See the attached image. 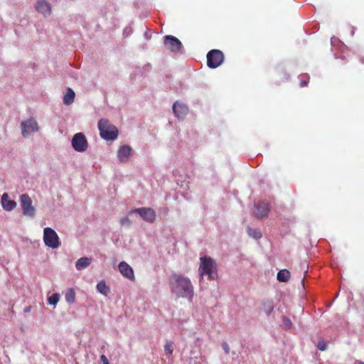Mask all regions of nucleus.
Wrapping results in <instances>:
<instances>
[{
    "instance_id": "obj_25",
    "label": "nucleus",
    "mask_w": 364,
    "mask_h": 364,
    "mask_svg": "<svg viewBox=\"0 0 364 364\" xmlns=\"http://www.w3.org/2000/svg\"><path fill=\"white\" fill-rule=\"evenodd\" d=\"M173 350V343L171 341H167L164 346V351L166 355H172Z\"/></svg>"
},
{
    "instance_id": "obj_27",
    "label": "nucleus",
    "mask_w": 364,
    "mask_h": 364,
    "mask_svg": "<svg viewBox=\"0 0 364 364\" xmlns=\"http://www.w3.org/2000/svg\"><path fill=\"white\" fill-rule=\"evenodd\" d=\"M282 326L286 330L289 329L291 326V320L287 317H284L282 321Z\"/></svg>"
},
{
    "instance_id": "obj_32",
    "label": "nucleus",
    "mask_w": 364,
    "mask_h": 364,
    "mask_svg": "<svg viewBox=\"0 0 364 364\" xmlns=\"http://www.w3.org/2000/svg\"><path fill=\"white\" fill-rule=\"evenodd\" d=\"M143 70L144 72H149L151 70V65L149 63L144 65L143 67Z\"/></svg>"
},
{
    "instance_id": "obj_15",
    "label": "nucleus",
    "mask_w": 364,
    "mask_h": 364,
    "mask_svg": "<svg viewBox=\"0 0 364 364\" xmlns=\"http://www.w3.org/2000/svg\"><path fill=\"white\" fill-rule=\"evenodd\" d=\"M35 8L38 12L41 13L45 17L50 15L51 6L44 0L38 1L35 5Z\"/></svg>"
},
{
    "instance_id": "obj_12",
    "label": "nucleus",
    "mask_w": 364,
    "mask_h": 364,
    "mask_svg": "<svg viewBox=\"0 0 364 364\" xmlns=\"http://www.w3.org/2000/svg\"><path fill=\"white\" fill-rule=\"evenodd\" d=\"M269 211V205L266 201H259L255 203V210L254 213L257 218H262L268 215Z\"/></svg>"
},
{
    "instance_id": "obj_26",
    "label": "nucleus",
    "mask_w": 364,
    "mask_h": 364,
    "mask_svg": "<svg viewBox=\"0 0 364 364\" xmlns=\"http://www.w3.org/2000/svg\"><path fill=\"white\" fill-rule=\"evenodd\" d=\"M299 78L300 79L301 87L307 85V80L309 79V76L307 74H302L299 76Z\"/></svg>"
},
{
    "instance_id": "obj_30",
    "label": "nucleus",
    "mask_w": 364,
    "mask_h": 364,
    "mask_svg": "<svg viewBox=\"0 0 364 364\" xmlns=\"http://www.w3.org/2000/svg\"><path fill=\"white\" fill-rule=\"evenodd\" d=\"M222 348L227 354H228L230 353V348H229L228 344L226 342H223L222 343Z\"/></svg>"
},
{
    "instance_id": "obj_17",
    "label": "nucleus",
    "mask_w": 364,
    "mask_h": 364,
    "mask_svg": "<svg viewBox=\"0 0 364 364\" xmlns=\"http://www.w3.org/2000/svg\"><path fill=\"white\" fill-rule=\"evenodd\" d=\"M92 262V259L87 257H83L78 259L75 263V268L77 270H82L87 268Z\"/></svg>"
},
{
    "instance_id": "obj_4",
    "label": "nucleus",
    "mask_w": 364,
    "mask_h": 364,
    "mask_svg": "<svg viewBox=\"0 0 364 364\" xmlns=\"http://www.w3.org/2000/svg\"><path fill=\"white\" fill-rule=\"evenodd\" d=\"M43 239L45 245L52 249H57L60 245L58 234L51 228L47 227L44 228Z\"/></svg>"
},
{
    "instance_id": "obj_20",
    "label": "nucleus",
    "mask_w": 364,
    "mask_h": 364,
    "mask_svg": "<svg viewBox=\"0 0 364 364\" xmlns=\"http://www.w3.org/2000/svg\"><path fill=\"white\" fill-rule=\"evenodd\" d=\"M277 279L282 282H286L290 277V273L287 269H282L277 273Z\"/></svg>"
},
{
    "instance_id": "obj_13",
    "label": "nucleus",
    "mask_w": 364,
    "mask_h": 364,
    "mask_svg": "<svg viewBox=\"0 0 364 364\" xmlns=\"http://www.w3.org/2000/svg\"><path fill=\"white\" fill-rule=\"evenodd\" d=\"M173 111L178 119H183L188 112V107L179 102H176L173 105Z\"/></svg>"
},
{
    "instance_id": "obj_31",
    "label": "nucleus",
    "mask_w": 364,
    "mask_h": 364,
    "mask_svg": "<svg viewBox=\"0 0 364 364\" xmlns=\"http://www.w3.org/2000/svg\"><path fill=\"white\" fill-rule=\"evenodd\" d=\"M100 360L102 362L103 364H109L107 358L105 355H100Z\"/></svg>"
},
{
    "instance_id": "obj_34",
    "label": "nucleus",
    "mask_w": 364,
    "mask_h": 364,
    "mask_svg": "<svg viewBox=\"0 0 364 364\" xmlns=\"http://www.w3.org/2000/svg\"><path fill=\"white\" fill-rule=\"evenodd\" d=\"M334 41H336V38H331V44H332V45L333 44Z\"/></svg>"
},
{
    "instance_id": "obj_8",
    "label": "nucleus",
    "mask_w": 364,
    "mask_h": 364,
    "mask_svg": "<svg viewBox=\"0 0 364 364\" xmlns=\"http://www.w3.org/2000/svg\"><path fill=\"white\" fill-rule=\"evenodd\" d=\"M137 213L146 222L153 223L156 219V213L151 208H139L129 211V214Z\"/></svg>"
},
{
    "instance_id": "obj_29",
    "label": "nucleus",
    "mask_w": 364,
    "mask_h": 364,
    "mask_svg": "<svg viewBox=\"0 0 364 364\" xmlns=\"http://www.w3.org/2000/svg\"><path fill=\"white\" fill-rule=\"evenodd\" d=\"M317 348L320 350H325L327 348V343L323 341H320L318 342V344H317Z\"/></svg>"
},
{
    "instance_id": "obj_21",
    "label": "nucleus",
    "mask_w": 364,
    "mask_h": 364,
    "mask_svg": "<svg viewBox=\"0 0 364 364\" xmlns=\"http://www.w3.org/2000/svg\"><path fill=\"white\" fill-rule=\"evenodd\" d=\"M247 232H248V235L255 238V239H259L262 237V233L261 232L257 230V229H254V228H247Z\"/></svg>"
},
{
    "instance_id": "obj_11",
    "label": "nucleus",
    "mask_w": 364,
    "mask_h": 364,
    "mask_svg": "<svg viewBox=\"0 0 364 364\" xmlns=\"http://www.w3.org/2000/svg\"><path fill=\"white\" fill-rule=\"evenodd\" d=\"M132 154L133 149L129 145H122L117 149V159L121 163H127Z\"/></svg>"
},
{
    "instance_id": "obj_7",
    "label": "nucleus",
    "mask_w": 364,
    "mask_h": 364,
    "mask_svg": "<svg viewBox=\"0 0 364 364\" xmlns=\"http://www.w3.org/2000/svg\"><path fill=\"white\" fill-rule=\"evenodd\" d=\"M224 60V55L219 50H211L207 54V65L210 68H216L220 66Z\"/></svg>"
},
{
    "instance_id": "obj_23",
    "label": "nucleus",
    "mask_w": 364,
    "mask_h": 364,
    "mask_svg": "<svg viewBox=\"0 0 364 364\" xmlns=\"http://www.w3.org/2000/svg\"><path fill=\"white\" fill-rule=\"evenodd\" d=\"M60 299V294L58 293L53 294L48 298V302L50 305L55 306Z\"/></svg>"
},
{
    "instance_id": "obj_28",
    "label": "nucleus",
    "mask_w": 364,
    "mask_h": 364,
    "mask_svg": "<svg viewBox=\"0 0 364 364\" xmlns=\"http://www.w3.org/2000/svg\"><path fill=\"white\" fill-rule=\"evenodd\" d=\"M120 223L122 225H124L127 227H129L132 224V221L127 217L123 218L120 220Z\"/></svg>"
},
{
    "instance_id": "obj_24",
    "label": "nucleus",
    "mask_w": 364,
    "mask_h": 364,
    "mask_svg": "<svg viewBox=\"0 0 364 364\" xmlns=\"http://www.w3.org/2000/svg\"><path fill=\"white\" fill-rule=\"evenodd\" d=\"M263 310L267 315H269L273 310L272 301H268L263 304Z\"/></svg>"
},
{
    "instance_id": "obj_19",
    "label": "nucleus",
    "mask_w": 364,
    "mask_h": 364,
    "mask_svg": "<svg viewBox=\"0 0 364 364\" xmlns=\"http://www.w3.org/2000/svg\"><path fill=\"white\" fill-rule=\"evenodd\" d=\"M96 289L98 292L102 294L104 296H107L110 291L109 287L106 284L104 280L100 281L97 283L96 286Z\"/></svg>"
},
{
    "instance_id": "obj_6",
    "label": "nucleus",
    "mask_w": 364,
    "mask_h": 364,
    "mask_svg": "<svg viewBox=\"0 0 364 364\" xmlns=\"http://www.w3.org/2000/svg\"><path fill=\"white\" fill-rule=\"evenodd\" d=\"M73 149L77 152H84L88 148V142L85 134L78 132L74 134L71 140Z\"/></svg>"
},
{
    "instance_id": "obj_5",
    "label": "nucleus",
    "mask_w": 364,
    "mask_h": 364,
    "mask_svg": "<svg viewBox=\"0 0 364 364\" xmlns=\"http://www.w3.org/2000/svg\"><path fill=\"white\" fill-rule=\"evenodd\" d=\"M20 205L23 215L33 218L36 215V209L32 205V200L28 194L23 193L20 196Z\"/></svg>"
},
{
    "instance_id": "obj_18",
    "label": "nucleus",
    "mask_w": 364,
    "mask_h": 364,
    "mask_svg": "<svg viewBox=\"0 0 364 364\" xmlns=\"http://www.w3.org/2000/svg\"><path fill=\"white\" fill-rule=\"evenodd\" d=\"M75 92L71 88H68L66 93L64 95L63 97V103L65 105H71L75 100Z\"/></svg>"
},
{
    "instance_id": "obj_22",
    "label": "nucleus",
    "mask_w": 364,
    "mask_h": 364,
    "mask_svg": "<svg viewBox=\"0 0 364 364\" xmlns=\"http://www.w3.org/2000/svg\"><path fill=\"white\" fill-rule=\"evenodd\" d=\"M75 294L73 289H70L65 294V298L68 303H73L75 301Z\"/></svg>"
},
{
    "instance_id": "obj_1",
    "label": "nucleus",
    "mask_w": 364,
    "mask_h": 364,
    "mask_svg": "<svg viewBox=\"0 0 364 364\" xmlns=\"http://www.w3.org/2000/svg\"><path fill=\"white\" fill-rule=\"evenodd\" d=\"M171 291L176 298L186 299L191 301L194 296V288L191 279L181 274H173L169 279Z\"/></svg>"
},
{
    "instance_id": "obj_16",
    "label": "nucleus",
    "mask_w": 364,
    "mask_h": 364,
    "mask_svg": "<svg viewBox=\"0 0 364 364\" xmlns=\"http://www.w3.org/2000/svg\"><path fill=\"white\" fill-rule=\"evenodd\" d=\"M1 206L6 211H11L16 207V203L10 200L8 193H4L1 199Z\"/></svg>"
},
{
    "instance_id": "obj_35",
    "label": "nucleus",
    "mask_w": 364,
    "mask_h": 364,
    "mask_svg": "<svg viewBox=\"0 0 364 364\" xmlns=\"http://www.w3.org/2000/svg\"><path fill=\"white\" fill-rule=\"evenodd\" d=\"M29 311V308L28 307L26 308L25 311Z\"/></svg>"
},
{
    "instance_id": "obj_10",
    "label": "nucleus",
    "mask_w": 364,
    "mask_h": 364,
    "mask_svg": "<svg viewBox=\"0 0 364 364\" xmlns=\"http://www.w3.org/2000/svg\"><path fill=\"white\" fill-rule=\"evenodd\" d=\"M165 47L173 53L180 52L183 48L181 42L175 36H166L164 38Z\"/></svg>"
},
{
    "instance_id": "obj_33",
    "label": "nucleus",
    "mask_w": 364,
    "mask_h": 364,
    "mask_svg": "<svg viewBox=\"0 0 364 364\" xmlns=\"http://www.w3.org/2000/svg\"><path fill=\"white\" fill-rule=\"evenodd\" d=\"M354 364H364V362H362L360 360H355Z\"/></svg>"
},
{
    "instance_id": "obj_9",
    "label": "nucleus",
    "mask_w": 364,
    "mask_h": 364,
    "mask_svg": "<svg viewBox=\"0 0 364 364\" xmlns=\"http://www.w3.org/2000/svg\"><path fill=\"white\" fill-rule=\"evenodd\" d=\"M21 134L23 137L27 138L31 134L37 132L39 129L37 121L33 118L28 119L21 123Z\"/></svg>"
},
{
    "instance_id": "obj_36",
    "label": "nucleus",
    "mask_w": 364,
    "mask_h": 364,
    "mask_svg": "<svg viewBox=\"0 0 364 364\" xmlns=\"http://www.w3.org/2000/svg\"><path fill=\"white\" fill-rule=\"evenodd\" d=\"M361 61H362V63H364V60H363H363H361Z\"/></svg>"
},
{
    "instance_id": "obj_3",
    "label": "nucleus",
    "mask_w": 364,
    "mask_h": 364,
    "mask_svg": "<svg viewBox=\"0 0 364 364\" xmlns=\"http://www.w3.org/2000/svg\"><path fill=\"white\" fill-rule=\"evenodd\" d=\"M200 267L198 272L200 275L203 277H208L209 279H215L217 277L216 264L214 260L208 256L200 257Z\"/></svg>"
},
{
    "instance_id": "obj_2",
    "label": "nucleus",
    "mask_w": 364,
    "mask_h": 364,
    "mask_svg": "<svg viewBox=\"0 0 364 364\" xmlns=\"http://www.w3.org/2000/svg\"><path fill=\"white\" fill-rule=\"evenodd\" d=\"M97 125L102 139L107 141H114L117 139L119 135L118 129L108 119H101Z\"/></svg>"
},
{
    "instance_id": "obj_14",
    "label": "nucleus",
    "mask_w": 364,
    "mask_h": 364,
    "mask_svg": "<svg viewBox=\"0 0 364 364\" xmlns=\"http://www.w3.org/2000/svg\"><path fill=\"white\" fill-rule=\"evenodd\" d=\"M119 271L126 278L129 280L134 279V274L132 267L126 262H121L118 265Z\"/></svg>"
}]
</instances>
